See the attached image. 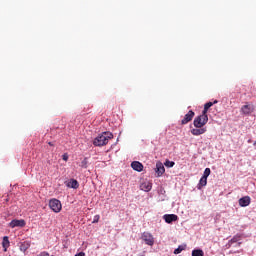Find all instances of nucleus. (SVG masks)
Masks as SVG:
<instances>
[{
    "instance_id": "1",
    "label": "nucleus",
    "mask_w": 256,
    "mask_h": 256,
    "mask_svg": "<svg viewBox=\"0 0 256 256\" xmlns=\"http://www.w3.org/2000/svg\"><path fill=\"white\" fill-rule=\"evenodd\" d=\"M111 139H113V133L103 132L101 135L94 139L93 145H95V147H103L104 145H107Z\"/></svg>"
},
{
    "instance_id": "2",
    "label": "nucleus",
    "mask_w": 256,
    "mask_h": 256,
    "mask_svg": "<svg viewBox=\"0 0 256 256\" xmlns=\"http://www.w3.org/2000/svg\"><path fill=\"white\" fill-rule=\"evenodd\" d=\"M209 122V116L203 112L194 118L193 125L196 129H201Z\"/></svg>"
},
{
    "instance_id": "3",
    "label": "nucleus",
    "mask_w": 256,
    "mask_h": 256,
    "mask_svg": "<svg viewBox=\"0 0 256 256\" xmlns=\"http://www.w3.org/2000/svg\"><path fill=\"white\" fill-rule=\"evenodd\" d=\"M141 239L144 240V243H146V245H149L150 247H153V245H155V238L149 232L142 233Z\"/></svg>"
},
{
    "instance_id": "4",
    "label": "nucleus",
    "mask_w": 256,
    "mask_h": 256,
    "mask_svg": "<svg viewBox=\"0 0 256 256\" xmlns=\"http://www.w3.org/2000/svg\"><path fill=\"white\" fill-rule=\"evenodd\" d=\"M49 207L54 211V213H60L62 209L61 201L58 199H51L49 202Z\"/></svg>"
},
{
    "instance_id": "5",
    "label": "nucleus",
    "mask_w": 256,
    "mask_h": 256,
    "mask_svg": "<svg viewBox=\"0 0 256 256\" xmlns=\"http://www.w3.org/2000/svg\"><path fill=\"white\" fill-rule=\"evenodd\" d=\"M193 117H195V112L193 110H189L181 120V125H187V123H191V121H193Z\"/></svg>"
},
{
    "instance_id": "6",
    "label": "nucleus",
    "mask_w": 256,
    "mask_h": 256,
    "mask_svg": "<svg viewBox=\"0 0 256 256\" xmlns=\"http://www.w3.org/2000/svg\"><path fill=\"white\" fill-rule=\"evenodd\" d=\"M26 223H25V220L21 219V220H18V219H14L12 220L8 226L11 227V229H15V227H25Z\"/></svg>"
},
{
    "instance_id": "7",
    "label": "nucleus",
    "mask_w": 256,
    "mask_h": 256,
    "mask_svg": "<svg viewBox=\"0 0 256 256\" xmlns=\"http://www.w3.org/2000/svg\"><path fill=\"white\" fill-rule=\"evenodd\" d=\"M253 111H255V107L251 104H246L241 108V113H243V115H251Z\"/></svg>"
},
{
    "instance_id": "8",
    "label": "nucleus",
    "mask_w": 256,
    "mask_h": 256,
    "mask_svg": "<svg viewBox=\"0 0 256 256\" xmlns=\"http://www.w3.org/2000/svg\"><path fill=\"white\" fill-rule=\"evenodd\" d=\"M239 205H240V207H249V205H251V197L244 196V197L240 198Z\"/></svg>"
},
{
    "instance_id": "9",
    "label": "nucleus",
    "mask_w": 256,
    "mask_h": 256,
    "mask_svg": "<svg viewBox=\"0 0 256 256\" xmlns=\"http://www.w3.org/2000/svg\"><path fill=\"white\" fill-rule=\"evenodd\" d=\"M141 191H145L146 193H149L151 189H153V184L149 181H145L140 185Z\"/></svg>"
},
{
    "instance_id": "10",
    "label": "nucleus",
    "mask_w": 256,
    "mask_h": 256,
    "mask_svg": "<svg viewBox=\"0 0 256 256\" xmlns=\"http://www.w3.org/2000/svg\"><path fill=\"white\" fill-rule=\"evenodd\" d=\"M164 221H166V223H173V221H177V219H179V216L175 215V214H166L163 216Z\"/></svg>"
},
{
    "instance_id": "11",
    "label": "nucleus",
    "mask_w": 256,
    "mask_h": 256,
    "mask_svg": "<svg viewBox=\"0 0 256 256\" xmlns=\"http://www.w3.org/2000/svg\"><path fill=\"white\" fill-rule=\"evenodd\" d=\"M131 167L132 169H134V171H138V173H141V171H143V164L139 161H133L131 163Z\"/></svg>"
},
{
    "instance_id": "12",
    "label": "nucleus",
    "mask_w": 256,
    "mask_h": 256,
    "mask_svg": "<svg viewBox=\"0 0 256 256\" xmlns=\"http://www.w3.org/2000/svg\"><path fill=\"white\" fill-rule=\"evenodd\" d=\"M191 133L194 135V136H199V135H203L205 133H207V128H193L191 130Z\"/></svg>"
},
{
    "instance_id": "13",
    "label": "nucleus",
    "mask_w": 256,
    "mask_h": 256,
    "mask_svg": "<svg viewBox=\"0 0 256 256\" xmlns=\"http://www.w3.org/2000/svg\"><path fill=\"white\" fill-rule=\"evenodd\" d=\"M156 173H157L158 177H161V175H163V173H165V166H163V163H161V162L156 163Z\"/></svg>"
},
{
    "instance_id": "14",
    "label": "nucleus",
    "mask_w": 256,
    "mask_h": 256,
    "mask_svg": "<svg viewBox=\"0 0 256 256\" xmlns=\"http://www.w3.org/2000/svg\"><path fill=\"white\" fill-rule=\"evenodd\" d=\"M217 103H219V101L215 100L214 102H208L204 105V109L202 111V113L204 115H207L209 109H211V107H213V105H217Z\"/></svg>"
},
{
    "instance_id": "15",
    "label": "nucleus",
    "mask_w": 256,
    "mask_h": 256,
    "mask_svg": "<svg viewBox=\"0 0 256 256\" xmlns=\"http://www.w3.org/2000/svg\"><path fill=\"white\" fill-rule=\"evenodd\" d=\"M66 185L70 189H79V182L75 179H70Z\"/></svg>"
},
{
    "instance_id": "16",
    "label": "nucleus",
    "mask_w": 256,
    "mask_h": 256,
    "mask_svg": "<svg viewBox=\"0 0 256 256\" xmlns=\"http://www.w3.org/2000/svg\"><path fill=\"white\" fill-rule=\"evenodd\" d=\"M11 242H9V236H4L2 241V247L4 252L7 253V249H9Z\"/></svg>"
},
{
    "instance_id": "17",
    "label": "nucleus",
    "mask_w": 256,
    "mask_h": 256,
    "mask_svg": "<svg viewBox=\"0 0 256 256\" xmlns=\"http://www.w3.org/2000/svg\"><path fill=\"white\" fill-rule=\"evenodd\" d=\"M29 247H31V243L24 241L22 243H20V251H22V253H25V251H27V249H29Z\"/></svg>"
},
{
    "instance_id": "18",
    "label": "nucleus",
    "mask_w": 256,
    "mask_h": 256,
    "mask_svg": "<svg viewBox=\"0 0 256 256\" xmlns=\"http://www.w3.org/2000/svg\"><path fill=\"white\" fill-rule=\"evenodd\" d=\"M240 240H241V236H239V235L233 236V238L231 240H229L228 246L231 247V245H233V243H237Z\"/></svg>"
},
{
    "instance_id": "19",
    "label": "nucleus",
    "mask_w": 256,
    "mask_h": 256,
    "mask_svg": "<svg viewBox=\"0 0 256 256\" xmlns=\"http://www.w3.org/2000/svg\"><path fill=\"white\" fill-rule=\"evenodd\" d=\"M192 256H205V252L202 249H194L192 251Z\"/></svg>"
},
{
    "instance_id": "20",
    "label": "nucleus",
    "mask_w": 256,
    "mask_h": 256,
    "mask_svg": "<svg viewBox=\"0 0 256 256\" xmlns=\"http://www.w3.org/2000/svg\"><path fill=\"white\" fill-rule=\"evenodd\" d=\"M206 185H207V178L202 176L198 184V189H201V187H205Z\"/></svg>"
},
{
    "instance_id": "21",
    "label": "nucleus",
    "mask_w": 256,
    "mask_h": 256,
    "mask_svg": "<svg viewBox=\"0 0 256 256\" xmlns=\"http://www.w3.org/2000/svg\"><path fill=\"white\" fill-rule=\"evenodd\" d=\"M182 251H185V246L180 245L174 250V255H179V253H181Z\"/></svg>"
},
{
    "instance_id": "22",
    "label": "nucleus",
    "mask_w": 256,
    "mask_h": 256,
    "mask_svg": "<svg viewBox=\"0 0 256 256\" xmlns=\"http://www.w3.org/2000/svg\"><path fill=\"white\" fill-rule=\"evenodd\" d=\"M211 175V168H206L202 177L206 178Z\"/></svg>"
},
{
    "instance_id": "23",
    "label": "nucleus",
    "mask_w": 256,
    "mask_h": 256,
    "mask_svg": "<svg viewBox=\"0 0 256 256\" xmlns=\"http://www.w3.org/2000/svg\"><path fill=\"white\" fill-rule=\"evenodd\" d=\"M87 158H84L80 164V167H82L83 169H87Z\"/></svg>"
},
{
    "instance_id": "24",
    "label": "nucleus",
    "mask_w": 256,
    "mask_h": 256,
    "mask_svg": "<svg viewBox=\"0 0 256 256\" xmlns=\"http://www.w3.org/2000/svg\"><path fill=\"white\" fill-rule=\"evenodd\" d=\"M165 167H175V162L166 160Z\"/></svg>"
},
{
    "instance_id": "25",
    "label": "nucleus",
    "mask_w": 256,
    "mask_h": 256,
    "mask_svg": "<svg viewBox=\"0 0 256 256\" xmlns=\"http://www.w3.org/2000/svg\"><path fill=\"white\" fill-rule=\"evenodd\" d=\"M99 219H101V216L95 215L92 223H99Z\"/></svg>"
},
{
    "instance_id": "26",
    "label": "nucleus",
    "mask_w": 256,
    "mask_h": 256,
    "mask_svg": "<svg viewBox=\"0 0 256 256\" xmlns=\"http://www.w3.org/2000/svg\"><path fill=\"white\" fill-rule=\"evenodd\" d=\"M63 161H69V156L67 154H64L62 156Z\"/></svg>"
},
{
    "instance_id": "27",
    "label": "nucleus",
    "mask_w": 256,
    "mask_h": 256,
    "mask_svg": "<svg viewBox=\"0 0 256 256\" xmlns=\"http://www.w3.org/2000/svg\"><path fill=\"white\" fill-rule=\"evenodd\" d=\"M38 256H49L47 252H41Z\"/></svg>"
},
{
    "instance_id": "28",
    "label": "nucleus",
    "mask_w": 256,
    "mask_h": 256,
    "mask_svg": "<svg viewBox=\"0 0 256 256\" xmlns=\"http://www.w3.org/2000/svg\"><path fill=\"white\" fill-rule=\"evenodd\" d=\"M75 256H85V252H80V253L76 254Z\"/></svg>"
},
{
    "instance_id": "29",
    "label": "nucleus",
    "mask_w": 256,
    "mask_h": 256,
    "mask_svg": "<svg viewBox=\"0 0 256 256\" xmlns=\"http://www.w3.org/2000/svg\"><path fill=\"white\" fill-rule=\"evenodd\" d=\"M237 247H241V242H238Z\"/></svg>"
},
{
    "instance_id": "30",
    "label": "nucleus",
    "mask_w": 256,
    "mask_h": 256,
    "mask_svg": "<svg viewBox=\"0 0 256 256\" xmlns=\"http://www.w3.org/2000/svg\"><path fill=\"white\" fill-rule=\"evenodd\" d=\"M48 145H50L51 147H53V144H52L51 142H49Z\"/></svg>"
},
{
    "instance_id": "31",
    "label": "nucleus",
    "mask_w": 256,
    "mask_h": 256,
    "mask_svg": "<svg viewBox=\"0 0 256 256\" xmlns=\"http://www.w3.org/2000/svg\"><path fill=\"white\" fill-rule=\"evenodd\" d=\"M138 256H145V254H140V255H138Z\"/></svg>"
}]
</instances>
